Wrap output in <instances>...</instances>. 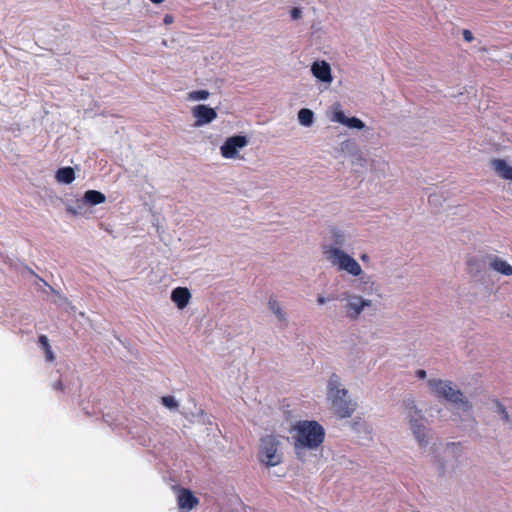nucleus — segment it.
Wrapping results in <instances>:
<instances>
[{"mask_svg": "<svg viewBox=\"0 0 512 512\" xmlns=\"http://www.w3.org/2000/svg\"><path fill=\"white\" fill-rule=\"evenodd\" d=\"M429 391L439 398H443L448 402L466 405L467 400L464 393L456 384L442 378H431L427 382Z\"/></svg>", "mask_w": 512, "mask_h": 512, "instance_id": "nucleus-6", "label": "nucleus"}, {"mask_svg": "<svg viewBox=\"0 0 512 512\" xmlns=\"http://www.w3.org/2000/svg\"><path fill=\"white\" fill-rule=\"evenodd\" d=\"M268 306L271 312L275 314L278 318L282 319L284 317L283 310L279 302H277L276 300H270Z\"/></svg>", "mask_w": 512, "mask_h": 512, "instance_id": "nucleus-25", "label": "nucleus"}, {"mask_svg": "<svg viewBox=\"0 0 512 512\" xmlns=\"http://www.w3.org/2000/svg\"><path fill=\"white\" fill-rule=\"evenodd\" d=\"M163 22L165 25H170L174 22V17L171 14H166L163 18Z\"/></svg>", "mask_w": 512, "mask_h": 512, "instance_id": "nucleus-28", "label": "nucleus"}, {"mask_svg": "<svg viewBox=\"0 0 512 512\" xmlns=\"http://www.w3.org/2000/svg\"><path fill=\"white\" fill-rule=\"evenodd\" d=\"M153 4H161L165 2L166 0H150Z\"/></svg>", "mask_w": 512, "mask_h": 512, "instance_id": "nucleus-30", "label": "nucleus"}, {"mask_svg": "<svg viewBox=\"0 0 512 512\" xmlns=\"http://www.w3.org/2000/svg\"><path fill=\"white\" fill-rule=\"evenodd\" d=\"M311 73L315 79L329 87L333 82L331 65L326 60H316L311 64Z\"/></svg>", "mask_w": 512, "mask_h": 512, "instance_id": "nucleus-13", "label": "nucleus"}, {"mask_svg": "<svg viewBox=\"0 0 512 512\" xmlns=\"http://www.w3.org/2000/svg\"><path fill=\"white\" fill-rule=\"evenodd\" d=\"M488 167L497 178L512 184V161L510 159L492 157L488 161Z\"/></svg>", "mask_w": 512, "mask_h": 512, "instance_id": "nucleus-12", "label": "nucleus"}, {"mask_svg": "<svg viewBox=\"0 0 512 512\" xmlns=\"http://www.w3.org/2000/svg\"><path fill=\"white\" fill-rule=\"evenodd\" d=\"M290 17L293 20H299L302 17V10L298 7H294L290 10Z\"/></svg>", "mask_w": 512, "mask_h": 512, "instance_id": "nucleus-26", "label": "nucleus"}, {"mask_svg": "<svg viewBox=\"0 0 512 512\" xmlns=\"http://www.w3.org/2000/svg\"><path fill=\"white\" fill-rule=\"evenodd\" d=\"M463 38L468 41V42H471L473 40V34L471 33V31L469 30H464L463 31Z\"/></svg>", "mask_w": 512, "mask_h": 512, "instance_id": "nucleus-29", "label": "nucleus"}, {"mask_svg": "<svg viewBox=\"0 0 512 512\" xmlns=\"http://www.w3.org/2000/svg\"><path fill=\"white\" fill-rule=\"evenodd\" d=\"M405 416L410 423L411 430L415 437L420 442H424L426 439V433L424 429L417 424L418 419L422 417V413L413 399H408L405 402Z\"/></svg>", "mask_w": 512, "mask_h": 512, "instance_id": "nucleus-10", "label": "nucleus"}, {"mask_svg": "<svg viewBox=\"0 0 512 512\" xmlns=\"http://www.w3.org/2000/svg\"><path fill=\"white\" fill-rule=\"evenodd\" d=\"M76 178L75 171L72 167H61L55 172V180L59 184L69 185Z\"/></svg>", "mask_w": 512, "mask_h": 512, "instance_id": "nucleus-17", "label": "nucleus"}, {"mask_svg": "<svg viewBox=\"0 0 512 512\" xmlns=\"http://www.w3.org/2000/svg\"><path fill=\"white\" fill-rule=\"evenodd\" d=\"M488 409L501 420L508 421L509 415L505 406L498 400L493 399L488 403Z\"/></svg>", "mask_w": 512, "mask_h": 512, "instance_id": "nucleus-19", "label": "nucleus"}, {"mask_svg": "<svg viewBox=\"0 0 512 512\" xmlns=\"http://www.w3.org/2000/svg\"><path fill=\"white\" fill-rule=\"evenodd\" d=\"M106 195L98 190H86L75 201L65 202V211L72 217L88 218L94 213V207L106 202Z\"/></svg>", "mask_w": 512, "mask_h": 512, "instance_id": "nucleus-4", "label": "nucleus"}, {"mask_svg": "<svg viewBox=\"0 0 512 512\" xmlns=\"http://www.w3.org/2000/svg\"><path fill=\"white\" fill-rule=\"evenodd\" d=\"M464 456V450L459 445H448L444 450V457L448 461L450 459H455L456 462H461Z\"/></svg>", "mask_w": 512, "mask_h": 512, "instance_id": "nucleus-20", "label": "nucleus"}, {"mask_svg": "<svg viewBox=\"0 0 512 512\" xmlns=\"http://www.w3.org/2000/svg\"><path fill=\"white\" fill-rule=\"evenodd\" d=\"M328 117L331 122L341 124L352 130H363L365 128V123L361 119L347 116L340 103H334L330 107Z\"/></svg>", "mask_w": 512, "mask_h": 512, "instance_id": "nucleus-9", "label": "nucleus"}, {"mask_svg": "<svg viewBox=\"0 0 512 512\" xmlns=\"http://www.w3.org/2000/svg\"><path fill=\"white\" fill-rule=\"evenodd\" d=\"M191 114L194 119L193 126L196 128L204 127L214 122L218 114L216 110L205 104H198L191 108Z\"/></svg>", "mask_w": 512, "mask_h": 512, "instance_id": "nucleus-11", "label": "nucleus"}, {"mask_svg": "<svg viewBox=\"0 0 512 512\" xmlns=\"http://www.w3.org/2000/svg\"><path fill=\"white\" fill-rule=\"evenodd\" d=\"M40 345L44 350L45 357L48 361L52 362L54 360V354L49 344V340L46 336H41L39 338Z\"/></svg>", "mask_w": 512, "mask_h": 512, "instance_id": "nucleus-22", "label": "nucleus"}, {"mask_svg": "<svg viewBox=\"0 0 512 512\" xmlns=\"http://www.w3.org/2000/svg\"><path fill=\"white\" fill-rule=\"evenodd\" d=\"M249 144V137L244 134H235L227 137L221 144L219 151L226 160L241 159V151Z\"/></svg>", "mask_w": 512, "mask_h": 512, "instance_id": "nucleus-7", "label": "nucleus"}, {"mask_svg": "<svg viewBox=\"0 0 512 512\" xmlns=\"http://www.w3.org/2000/svg\"><path fill=\"white\" fill-rule=\"evenodd\" d=\"M318 303H319V304H324V303H325V299H324V298H322V297H319V298H318Z\"/></svg>", "mask_w": 512, "mask_h": 512, "instance_id": "nucleus-31", "label": "nucleus"}, {"mask_svg": "<svg viewBox=\"0 0 512 512\" xmlns=\"http://www.w3.org/2000/svg\"><path fill=\"white\" fill-rule=\"evenodd\" d=\"M361 259H362L363 261H365V260L367 259V255H366V254L361 255Z\"/></svg>", "mask_w": 512, "mask_h": 512, "instance_id": "nucleus-32", "label": "nucleus"}, {"mask_svg": "<svg viewBox=\"0 0 512 512\" xmlns=\"http://www.w3.org/2000/svg\"><path fill=\"white\" fill-rule=\"evenodd\" d=\"M191 299L192 294L189 290H172L170 294V300L179 310L186 308L190 304Z\"/></svg>", "mask_w": 512, "mask_h": 512, "instance_id": "nucleus-16", "label": "nucleus"}, {"mask_svg": "<svg viewBox=\"0 0 512 512\" xmlns=\"http://www.w3.org/2000/svg\"><path fill=\"white\" fill-rule=\"evenodd\" d=\"M259 461L267 468L276 467L283 462V437L267 435L261 439L258 453Z\"/></svg>", "mask_w": 512, "mask_h": 512, "instance_id": "nucleus-5", "label": "nucleus"}, {"mask_svg": "<svg viewBox=\"0 0 512 512\" xmlns=\"http://www.w3.org/2000/svg\"><path fill=\"white\" fill-rule=\"evenodd\" d=\"M210 97V92L205 89L193 90L187 93L186 98L190 102L206 101Z\"/></svg>", "mask_w": 512, "mask_h": 512, "instance_id": "nucleus-21", "label": "nucleus"}, {"mask_svg": "<svg viewBox=\"0 0 512 512\" xmlns=\"http://www.w3.org/2000/svg\"><path fill=\"white\" fill-rule=\"evenodd\" d=\"M426 376H427V373H426V371H425V370H423V369H418V370H416V372H415V377H416L417 379L423 380V379H425V378H426Z\"/></svg>", "mask_w": 512, "mask_h": 512, "instance_id": "nucleus-27", "label": "nucleus"}, {"mask_svg": "<svg viewBox=\"0 0 512 512\" xmlns=\"http://www.w3.org/2000/svg\"><path fill=\"white\" fill-rule=\"evenodd\" d=\"M345 300V307L348 313L351 315L359 314L364 307L370 304V299L365 298L364 296L355 292L348 293L345 297Z\"/></svg>", "mask_w": 512, "mask_h": 512, "instance_id": "nucleus-14", "label": "nucleus"}, {"mask_svg": "<svg viewBox=\"0 0 512 512\" xmlns=\"http://www.w3.org/2000/svg\"><path fill=\"white\" fill-rule=\"evenodd\" d=\"M331 243L321 247L324 260L338 271H344L349 275L358 277L363 270L357 260L341 248L347 241V233L339 227L329 229Z\"/></svg>", "mask_w": 512, "mask_h": 512, "instance_id": "nucleus-1", "label": "nucleus"}, {"mask_svg": "<svg viewBox=\"0 0 512 512\" xmlns=\"http://www.w3.org/2000/svg\"><path fill=\"white\" fill-rule=\"evenodd\" d=\"M161 402L169 410H176L179 406L177 399L170 395L162 397Z\"/></svg>", "mask_w": 512, "mask_h": 512, "instance_id": "nucleus-24", "label": "nucleus"}, {"mask_svg": "<svg viewBox=\"0 0 512 512\" xmlns=\"http://www.w3.org/2000/svg\"><path fill=\"white\" fill-rule=\"evenodd\" d=\"M490 270L502 276H512V265L502 257L493 255L488 259Z\"/></svg>", "mask_w": 512, "mask_h": 512, "instance_id": "nucleus-15", "label": "nucleus"}, {"mask_svg": "<svg viewBox=\"0 0 512 512\" xmlns=\"http://www.w3.org/2000/svg\"><path fill=\"white\" fill-rule=\"evenodd\" d=\"M325 395L329 412L338 420L352 417L358 409L356 399L338 376L327 380Z\"/></svg>", "mask_w": 512, "mask_h": 512, "instance_id": "nucleus-3", "label": "nucleus"}, {"mask_svg": "<svg viewBox=\"0 0 512 512\" xmlns=\"http://www.w3.org/2000/svg\"><path fill=\"white\" fill-rule=\"evenodd\" d=\"M296 457L304 461L309 451L318 449L324 441L325 430L316 420L295 421L288 430Z\"/></svg>", "mask_w": 512, "mask_h": 512, "instance_id": "nucleus-2", "label": "nucleus"}, {"mask_svg": "<svg viewBox=\"0 0 512 512\" xmlns=\"http://www.w3.org/2000/svg\"><path fill=\"white\" fill-rule=\"evenodd\" d=\"M174 496L178 512H193L200 506V498L197 493L189 488H175Z\"/></svg>", "mask_w": 512, "mask_h": 512, "instance_id": "nucleus-8", "label": "nucleus"}, {"mask_svg": "<svg viewBox=\"0 0 512 512\" xmlns=\"http://www.w3.org/2000/svg\"><path fill=\"white\" fill-rule=\"evenodd\" d=\"M297 119L301 126L311 127L314 124V112L308 108H302L297 113Z\"/></svg>", "mask_w": 512, "mask_h": 512, "instance_id": "nucleus-18", "label": "nucleus"}, {"mask_svg": "<svg viewBox=\"0 0 512 512\" xmlns=\"http://www.w3.org/2000/svg\"><path fill=\"white\" fill-rule=\"evenodd\" d=\"M466 265H467V269L469 270V272H475L480 269L481 261L476 256H470L466 260Z\"/></svg>", "mask_w": 512, "mask_h": 512, "instance_id": "nucleus-23", "label": "nucleus"}]
</instances>
